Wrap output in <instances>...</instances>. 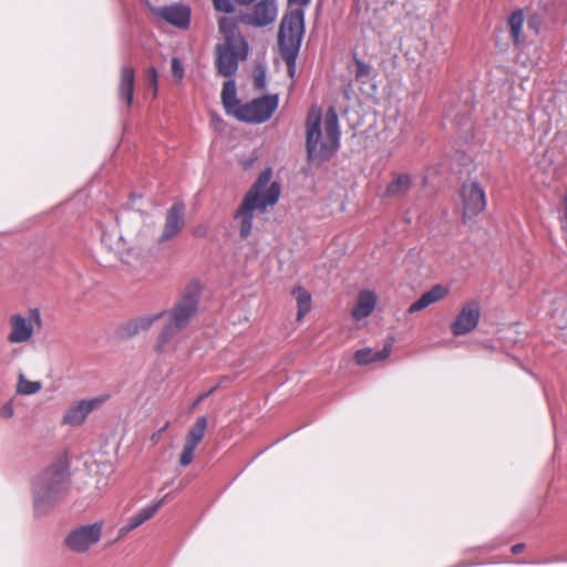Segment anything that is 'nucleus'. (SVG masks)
<instances>
[{
	"mask_svg": "<svg viewBox=\"0 0 567 567\" xmlns=\"http://www.w3.org/2000/svg\"><path fill=\"white\" fill-rule=\"evenodd\" d=\"M200 287L197 282H192L185 289L181 300L169 313V321L165 324L155 343V352L164 354L175 350V336L188 323L195 315L198 306Z\"/></svg>",
	"mask_w": 567,
	"mask_h": 567,
	"instance_id": "39448f33",
	"label": "nucleus"
},
{
	"mask_svg": "<svg viewBox=\"0 0 567 567\" xmlns=\"http://www.w3.org/2000/svg\"><path fill=\"white\" fill-rule=\"evenodd\" d=\"M185 207L182 203H174L166 213L165 225L159 243H164L174 238L184 227Z\"/></svg>",
	"mask_w": 567,
	"mask_h": 567,
	"instance_id": "2eb2a0df",
	"label": "nucleus"
},
{
	"mask_svg": "<svg viewBox=\"0 0 567 567\" xmlns=\"http://www.w3.org/2000/svg\"><path fill=\"white\" fill-rule=\"evenodd\" d=\"M10 332L7 340L11 344L27 343L32 340L37 330L42 327V318L38 308H31L27 313H14L9 318Z\"/></svg>",
	"mask_w": 567,
	"mask_h": 567,
	"instance_id": "423d86ee",
	"label": "nucleus"
},
{
	"mask_svg": "<svg viewBox=\"0 0 567 567\" xmlns=\"http://www.w3.org/2000/svg\"><path fill=\"white\" fill-rule=\"evenodd\" d=\"M449 293V289L442 285L433 286L429 291L424 292L417 300L409 307V312L414 313L421 311L432 303L444 299Z\"/></svg>",
	"mask_w": 567,
	"mask_h": 567,
	"instance_id": "a211bd4d",
	"label": "nucleus"
},
{
	"mask_svg": "<svg viewBox=\"0 0 567 567\" xmlns=\"http://www.w3.org/2000/svg\"><path fill=\"white\" fill-rule=\"evenodd\" d=\"M565 218L567 219V193L565 196Z\"/></svg>",
	"mask_w": 567,
	"mask_h": 567,
	"instance_id": "37998d69",
	"label": "nucleus"
},
{
	"mask_svg": "<svg viewBox=\"0 0 567 567\" xmlns=\"http://www.w3.org/2000/svg\"><path fill=\"white\" fill-rule=\"evenodd\" d=\"M103 402L102 398L80 400L72 403L64 412L61 424L68 426H80L87 419L89 414L97 409Z\"/></svg>",
	"mask_w": 567,
	"mask_h": 567,
	"instance_id": "4468645a",
	"label": "nucleus"
},
{
	"mask_svg": "<svg viewBox=\"0 0 567 567\" xmlns=\"http://www.w3.org/2000/svg\"><path fill=\"white\" fill-rule=\"evenodd\" d=\"M255 86L258 90L266 89V71L264 69L257 70L255 72Z\"/></svg>",
	"mask_w": 567,
	"mask_h": 567,
	"instance_id": "c9c22d12",
	"label": "nucleus"
},
{
	"mask_svg": "<svg viewBox=\"0 0 567 567\" xmlns=\"http://www.w3.org/2000/svg\"><path fill=\"white\" fill-rule=\"evenodd\" d=\"M277 16V0H259L248 13L241 17V20L248 25L262 28L275 22Z\"/></svg>",
	"mask_w": 567,
	"mask_h": 567,
	"instance_id": "9b49d317",
	"label": "nucleus"
},
{
	"mask_svg": "<svg viewBox=\"0 0 567 567\" xmlns=\"http://www.w3.org/2000/svg\"><path fill=\"white\" fill-rule=\"evenodd\" d=\"M147 81H148L150 87L153 89V94L155 96L157 94L158 73L154 66L150 68L148 72H147Z\"/></svg>",
	"mask_w": 567,
	"mask_h": 567,
	"instance_id": "f704fd0d",
	"label": "nucleus"
},
{
	"mask_svg": "<svg viewBox=\"0 0 567 567\" xmlns=\"http://www.w3.org/2000/svg\"><path fill=\"white\" fill-rule=\"evenodd\" d=\"M353 60L357 66L354 71L355 80L365 83L367 80L371 78L372 66L358 59L357 54H354Z\"/></svg>",
	"mask_w": 567,
	"mask_h": 567,
	"instance_id": "c756f323",
	"label": "nucleus"
},
{
	"mask_svg": "<svg viewBox=\"0 0 567 567\" xmlns=\"http://www.w3.org/2000/svg\"><path fill=\"white\" fill-rule=\"evenodd\" d=\"M42 389L40 381H30L23 374L18 378L17 392L23 395H32Z\"/></svg>",
	"mask_w": 567,
	"mask_h": 567,
	"instance_id": "c85d7f7f",
	"label": "nucleus"
},
{
	"mask_svg": "<svg viewBox=\"0 0 567 567\" xmlns=\"http://www.w3.org/2000/svg\"><path fill=\"white\" fill-rule=\"evenodd\" d=\"M236 0H212L215 10L224 13H233L236 10Z\"/></svg>",
	"mask_w": 567,
	"mask_h": 567,
	"instance_id": "7c9ffc66",
	"label": "nucleus"
},
{
	"mask_svg": "<svg viewBox=\"0 0 567 567\" xmlns=\"http://www.w3.org/2000/svg\"><path fill=\"white\" fill-rule=\"evenodd\" d=\"M221 101L227 113L235 116V111L241 105L237 100L236 83L234 80H228L224 83L221 90Z\"/></svg>",
	"mask_w": 567,
	"mask_h": 567,
	"instance_id": "393cba45",
	"label": "nucleus"
},
{
	"mask_svg": "<svg viewBox=\"0 0 567 567\" xmlns=\"http://www.w3.org/2000/svg\"><path fill=\"white\" fill-rule=\"evenodd\" d=\"M69 489L68 468L55 463L42 471L32 481L33 513L35 517L47 515Z\"/></svg>",
	"mask_w": 567,
	"mask_h": 567,
	"instance_id": "7ed1b4c3",
	"label": "nucleus"
},
{
	"mask_svg": "<svg viewBox=\"0 0 567 567\" xmlns=\"http://www.w3.org/2000/svg\"><path fill=\"white\" fill-rule=\"evenodd\" d=\"M481 307L475 300L465 303L451 324L454 336H462L473 331L480 321Z\"/></svg>",
	"mask_w": 567,
	"mask_h": 567,
	"instance_id": "ddd939ff",
	"label": "nucleus"
},
{
	"mask_svg": "<svg viewBox=\"0 0 567 567\" xmlns=\"http://www.w3.org/2000/svg\"><path fill=\"white\" fill-rule=\"evenodd\" d=\"M464 221L480 215L486 207L484 189L477 182L465 183L461 190Z\"/></svg>",
	"mask_w": 567,
	"mask_h": 567,
	"instance_id": "9d476101",
	"label": "nucleus"
},
{
	"mask_svg": "<svg viewBox=\"0 0 567 567\" xmlns=\"http://www.w3.org/2000/svg\"><path fill=\"white\" fill-rule=\"evenodd\" d=\"M412 185V178L409 174H394L392 181L385 188V196L396 197L408 193Z\"/></svg>",
	"mask_w": 567,
	"mask_h": 567,
	"instance_id": "5701e85b",
	"label": "nucleus"
},
{
	"mask_svg": "<svg viewBox=\"0 0 567 567\" xmlns=\"http://www.w3.org/2000/svg\"><path fill=\"white\" fill-rule=\"evenodd\" d=\"M322 114L319 107H312L306 122V147L310 161H326L339 147L340 131L337 112L331 107L326 113L324 135L321 132Z\"/></svg>",
	"mask_w": 567,
	"mask_h": 567,
	"instance_id": "f03ea898",
	"label": "nucleus"
},
{
	"mask_svg": "<svg viewBox=\"0 0 567 567\" xmlns=\"http://www.w3.org/2000/svg\"><path fill=\"white\" fill-rule=\"evenodd\" d=\"M310 2L311 0H288L290 7H297L287 11L279 24L278 47L290 73L295 71L296 60L305 34V8Z\"/></svg>",
	"mask_w": 567,
	"mask_h": 567,
	"instance_id": "20e7f679",
	"label": "nucleus"
},
{
	"mask_svg": "<svg viewBox=\"0 0 567 567\" xmlns=\"http://www.w3.org/2000/svg\"><path fill=\"white\" fill-rule=\"evenodd\" d=\"M377 295L371 290H362L359 296L357 303L351 310V316L354 320L359 321L369 317L377 306Z\"/></svg>",
	"mask_w": 567,
	"mask_h": 567,
	"instance_id": "f3484780",
	"label": "nucleus"
},
{
	"mask_svg": "<svg viewBox=\"0 0 567 567\" xmlns=\"http://www.w3.org/2000/svg\"><path fill=\"white\" fill-rule=\"evenodd\" d=\"M217 386H218V385H216V386L212 388L210 390H208L207 392H205V393L200 394V395L196 399V401L194 402V406H195V405H197V404H199L200 402H203V401H204L206 398H208L210 394H213V393H214V391L217 389Z\"/></svg>",
	"mask_w": 567,
	"mask_h": 567,
	"instance_id": "4c0bfd02",
	"label": "nucleus"
},
{
	"mask_svg": "<svg viewBox=\"0 0 567 567\" xmlns=\"http://www.w3.org/2000/svg\"><path fill=\"white\" fill-rule=\"evenodd\" d=\"M14 414L13 403L11 401L4 403L0 409V416L2 419H11Z\"/></svg>",
	"mask_w": 567,
	"mask_h": 567,
	"instance_id": "e433bc0d",
	"label": "nucleus"
},
{
	"mask_svg": "<svg viewBox=\"0 0 567 567\" xmlns=\"http://www.w3.org/2000/svg\"><path fill=\"white\" fill-rule=\"evenodd\" d=\"M152 13L165 22L179 28L187 29L190 23V8L182 3L169 6L151 7Z\"/></svg>",
	"mask_w": 567,
	"mask_h": 567,
	"instance_id": "f8f14e48",
	"label": "nucleus"
},
{
	"mask_svg": "<svg viewBox=\"0 0 567 567\" xmlns=\"http://www.w3.org/2000/svg\"><path fill=\"white\" fill-rule=\"evenodd\" d=\"M135 71L132 66H123L118 83V97L130 107L133 103Z\"/></svg>",
	"mask_w": 567,
	"mask_h": 567,
	"instance_id": "6ab92c4d",
	"label": "nucleus"
},
{
	"mask_svg": "<svg viewBox=\"0 0 567 567\" xmlns=\"http://www.w3.org/2000/svg\"><path fill=\"white\" fill-rule=\"evenodd\" d=\"M169 425H171V422L166 421V423L164 425H162V429L159 430V432L162 433V432L166 431L169 427Z\"/></svg>",
	"mask_w": 567,
	"mask_h": 567,
	"instance_id": "a19ab883",
	"label": "nucleus"
},
{
	"mask_svg": "<svg viewBox=\"0 0 567 567\" xmlns=\"http://www.w3.org/2000/svg\"><path fill=\"white\" fill-rule=\"evenodd\" d=\"M277 106L278 96L266 95L237 107L235 117L241 122L260 124L272 116Z\"/></svg>",
	"mask_w": 567,
	"mask_h": 567,
	"instance_id": "0eeeda50",
	"label": "nucleus"
},
{
	"mask_svg": "<svg viewBox=\"0 0 567 567\" xmlns=\"http://www.w3.org/2000/svg\"><path fill=\"white\" fill-rule=\"evenodd\" d=\"M524 21H525V19H524V13L522 10L514 11L507 20L511 37L516 45L524 42V38L522 35V28H523Z\"/></svg>",
	"mask_w": 567,
	"mask_h": 567,
	"instance_id": "cd10ccee",
	"label": "nucleus"
},
{
	"mask_svg": "<svg viewBox=\"0 0 567 567\" xmlns=\"http://www.w3.org/2000/svg\"><path fill=\"white\" fill-rule=\"evenodd\" d=\"M523 548H524V544H516L512 547V551L514 554H518L523 550Z\"/></svg>",
	"mask_w": 567,
	"mask_h": 567,
	"instance_id": "58836bf2",
	"label": "nucleus"
},
{
	"mask_svg": "<svg viewBox=\"0 0 567 567\" xmlns=\"http://www.w3.org/2000/svg\"><path fill=\"white\" fill-rule=\"evenodd\" d=\"M393 342L394 338L389 337L382 350L374 351L372 348H364L355 352L354 359L360 365L385 360L391 353Z\"/></svg>",
	"mask_w": 567,
	"mask_h": 567,
	"instance_id": "aec40b11",
	"label": "nucleus"
},
{
	"mask_svg": "<svg viewBox=\"0 0 567 567\" xmlns=\"http://www.w3.org/2000/svg\"><path fill=\"white\" fill-rule=\"evenodd\" d=\"M256 0H236V2L240 6H248L255 2Z\"/></svg>",
	"mask_w": 567,
	"mask_h": 567,
	"instance_id": "ea45409f",
	"label": "nucleus"
},
{
	"mask_svg": "<svg viewBox=\"0 0 567 567\" xmlns=\"http://www.w3.org/2000/svg\"><path fill=\"white\" fill-rule=\"evenodd\" d=\"M218 28L224 35V43H235L244 45L248 43L246 39L239 33L237 25L234 20L227 17H223L218 20Z\"/></svg>",
	"mask_w": 567,
	"mask_h": 567,
	"instance_id": "4be33fe9",
	"label": "nucleus"
},
{
	"mask_svg": "<svg viewBox=\"0 0 567 567\" xmlns=\"http://www.w3.org/2000/svg\"><path fill=\"white\" fill-rule=\"evenodd\" d=\"M163 499L158 501L153 505H148L140 509L136 514H134L126 525L122 526L120 529V535L124 536L141 526L143 523L152 518L156 512L162 507Z\"/></svg>",
	"mask_w": 567,
	"mask_h": 567,
	"instance_id": "412c9836",
	"label": "nucleus"
},
{
	"mask_svg": "<svg viewBox=\"0 0 567 567\" xmlns=\"http://www.w3.org/2000/svg\"><path fill=\"white\" fill-rule=\"evenodd\" d=\"M159 435H161V432H159V431H158L157 433H154V434L152 435V437H151V439H152V441L157 442V441H158V439H159Z\"/></svg>",
	"mask_w": 567,
	"mask_h": 567,
	"instance_id": "79ce46f5",
	"label": "nucleus"
},
{
	"mask_svg": "<svg viewBox=\"0 0 567 567\" xmlns=\"http://www.w3.org/2000/svg\"><path fill=\"white\" fill-rule=\"evenodd\" d=\"M164 316H166V312H158L133 319L121 327V336L124 338H132L140 332L146 331Z\"/></svg>",
	"mask_w": 567,
	"mask_h": 567,
	"instance_id": "dca6fc26",
	"label": "nucleus"
},
{
	"mask_svg": "<svg viewBox=\"0 0 567 567\" xmlns=\"http://www.w3.org/2000/svg\"><path fill=\"white\" fill-rule=\"evenodd\" d=\"M172 73L176 81H182L184 78V68L178 58L172 59Z\"/></svg>",
	"mask_w": 567,
	"mask_h": 567,
	"instance_id": "72a5a7b5",
	"label": "nucleus"
},
{
	"mask_svg": "<svg viewBox=\"0 0 567 567\" xmlns=\"http://www.w3.org/2000/svg\"><path fill=\"white\" fill-rule=\"evenodd\" d=\"M291 295L296 299L298 311L297 320L301 321L307 313L311 310L312 297L311 293L301 286H297L291 290Z\"/></svg>",
	"mask_w": 567,
	"mask_h": 567,
	"instance_id": "b1692460",
	"label": "nucleus"
},
{
	"mask_svg": "<svg viewBox=\"0 0 567 567\" xmlns=\"http://www.w3.org/2000/svg\"><path fill=\"white\" fill-rule=\"evenodd\" d=\"M235 43H219L216 45V68L220 75L231 78L238 70L240 61H245L248 56L249 45Z\"/></svg>",
	"mask_w": 567,
	"mask_h": 567,
	"instance_id": "6e6552de",
	"label": "nucleus"
},
{
	"mask_svg": "<svg viewBox=\"0 0 567 567\" xmlns=\"http://www.w3.org/2000/svg\"><path fill=\"white\" fill-rule=\"evenodd\" d=\"M194 451H195V447H192V446H188L186 444H184L183 446V451L179 455V464L181 466L183 467H186L188 466L193 460H194Z\"/></svg>",
	"mask_w": 567,
	"mask_h": 567,
	"instance_id": "2f4dec72",
	"label": "nucleus"
},
{
	"mask_svg": "<svg viewBox=\"0 0 567 567\" xmlns=\"http://www.w3.org/2000/svg\"><path fill=\"white\" fill-rule=\"evenodd\" d=\"M271 178L272 169L270 167L265 168L246 193L234 214V219L238 221L239 235L243 239L251 235L254 218L259 214H265L267 208L276 205L280 197V184L271 182Z\"/></svg>",
	"mask_w": 567,
	"mask_h": 567,
	"instance_id": "f257e3e1",
	"label": "nucleus"
},
{
	"mask_svg": "<svg viewBox=\"0 0 567 567\" xmlns=\"http://www.w3.org/2000/svg\"><path fill=\"white\" fill-rule=\"evenodd\" d=\"M206 429L207 419L205 416L197 417L193 426L189 429L184 444L196 449L197 445L203 441Z\"/></svg>",
	"mask_w": 567,
	"mask_h": 567,
	"instance_id": "bb28decb",
	"label": "nucleus"
},
{
	"mask_svg": "<svg viewBox=\"0 0 567 567\" xmlns=\"http://www.w3.org/2000/svg\"><path fill=\"white\" fill-rule=\"evenodd\" d=\"M213 118H214L215 121L221 122V120H220L219 117L215 116V115H213Z\"/></svg>",
	"mask_w": 567,
	"mask_h": 567,
	"instance_id": "c03bdc74",
	"label": "nucleus"
},
{
	"mask_svg": "<svg viewBox=\"0 0 567 567\" xmlns=\"http://www.w3.org/2000/svg\"><path fill=\"white\" fill-rule=\"evenodd\" d=\"M103 524L96 522L72 529L65 537V546L73 553L83 554L96 545L102 537Z\"/></svg>",
	"mask_w": 567,
	"mask_h": 567,
	"instance_id": "1a4fd4ad",
	"label": "nucleus"
},
{
	"mask_svg": "<svg viewBox=\"0 0 567 567\" xmlns=\"http://www.w3.org/2000/svg\"><path fill=\"white\" fill-rule=\"evenodd\" d=\"M543 25V19L538 14H532L527 19V28L532 30L536 35L539 34Z\"/></svg>",
	"mask_w": 567,
	"mask_h": 567,
	"instance_id": "473e14b6",
	"label": "nucleus"
},
{
	"mask_svg": "<svg viewBox=\"0 0 567 567\" xmlns=\"http://www.w3.org/2000/svg\"><path fill=\"white\" fill-rule=\"evenodd\" d=\"M206 429L207 419L205 416L197 417L193 426L189 429L184 444L196 449L197 445L203 441Z\"/></svg>",
	"mask_w": 567,
	"mask_h": 567,
	"instance_id": "a878e982",
	"label": "nucleus"
}]
</instances>
